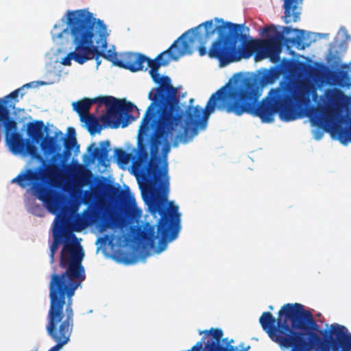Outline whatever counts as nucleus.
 Listing matches in <instances>:
<instances>
[{"instance_id": "nucleus-24", "label": "nucleus", "mask_w": 351, "mask_h": 351, "mask_svg": "<svg viewBox=\"0 0 351 351\" xmlns=\"http://www.w3.org/2000/svg\"><path fill=\"white\" fill-rule=\"evenodd\" d=\"M40 147L45 154H51L57 149L56 141L53 137L43 138L40 141Z\"/></svg>"}, {"instance_id": "nucleus-30", "label": "nucleus", "mask_w": 351, "mask_h": 351, "mask_svg": "<svg viewBox=\"0 0 351 351\" xmlns=\"http://www.w3.org/2000/svg\"><path fill=\"white\" fill-rule=\"evenodd\" d=\"M91 51L89 52L87 55H86V57L88 58L87 59V61L89 60H91L93 58H94L95 60H96V63H97V66H99V64H101V60H100V57L101 56H98L97 57V53L95 52V51L93 49L90 50Z\"/></svg>"}, {"instance_id": "nucleus-32", "label": "nucleus", "mask_w": 351, "mask_h": 351, "mask_svg": "<svg viewBox=\"0 0 351 351\" xmlns=\"http://www.w3.org/2000/svg\"><path fill=\"white\" fill-rule=\"evenodd\" d=\"M105 241L106 239L105 238H99V241Z\"/></svg>"}, {"instance_id": "nucleus-17", "label": "nucleus", "mask_w": 351, "mask_h": 351, "mask_svg": "<svg viewBox=\"0 0 351 351\" xmlns=\"http://www.w3.org/2000/svg\"><path fill=\"white\" fill-rule=\"evenodd\" d=\"M45 124L41 120L29 122L27 125V136L36 143H39L44 138Z\"/></svg>"}, {"instance_id": "nucleus-13", "label": "nucleus", "mask_w": 351, "mask_h": 351, "mask_svg": "<svg viewBox=\"0 0 351 351\" xmlns=\"http://www.w3.org/2000/svg\"><path fill=\"white\" fill-rule=\"evenodd\" d=\"M259 322L269 338L282 348H291V351H305L284 328L277 324L270 312H264Z\"/></svg>"}, {"instance_id": "nucleus-3", "label": "nucleus", "mask_w": 351, "mask_h": 351, "mask_svg": "<svg viewBox=\"0 0 351 351\" xmlns=\"http://www.w3.org/2000/svg\"><path fill=\"white\" fill-rule=\"evenodd\" d=\"M215 20L220 25L216 26L213 20H210L198 25L197 49L200 56L207 54L210 58L218 60L221 66L237 62L242 57L248 58L260 47L269 53L278 54L282 41L288 48L294 45L298 49L305 48L303 43L305 32L302 29L284 27L282 34L276 31L274 26H267L263 29V33L268 36L267 39L248 40L242 32L243 24L225 22L222 19L215 18Z\"/></svg>"}, {"instance_id": "nucleus-35", "label": "nucleus", "mask_w": 351, "mask_h": 351, "mask_svg": "<svg viewBox=\"0 0 351 351\" xmlns=\"http://www.w3.org/2000/svg\"><path fill=\"white\" fill-rule=\"evenodd\" d=\"M269 309L272 310V309H273V306H269Z\"/></svg>"}, {"instance_id": "nucleus-29", "label": "nucleus", "mask_w": 351, "mask_h": 351, "mask_svg": "<svg viewBox=\"0 0 351 351\" xmlns=\"http://www.w3.org/2000/svg\"><path fill=\"white\" fill-rule=\"evenodd\" d=\"M203 333L210 335V336L215 339L213 342H217V343H219V341L223 337V331L220 328H211L209 331H199V335Z\"/></svg>"}, {"instance_id": "nucleus-33", "label": "nucleus", "mask_w": 351, "mask_h": 351, "mask_svg": "<svg viewBox=\"0 0 351 351\" xmlns=\"http://www.w3.org/2000/svg\"><path fill=\"white\" fill-rule=\"evenodd\" d=\"M241 348H245L246 347L244 346V345L242 343L239 346Z\"/></svg>"}, {"instance_id": "nucleus-26", "label": "nucleus", "mask_w": 351, "mask_h": 351, "mask_svg": "<svg viewBox=\"0 0 351 351\" xmlns=\"http://www.w3.org/2000/svg\"><path fill=\"white\" fill-rule=\"evenodd\" d=\"M117 161L121 164L127 165L132 158V154L127 153L125 151L120 148L114 149Z\"/></svg>"}, {"instance_id": "nucleus-15", "label": "nucleus", "mask_w": 351, "mask_h": 351, "mask_svg": "<svg viewBox=\"0 0 351 351\" xmlns=\"http://www.w3.org/2000/svg\"><path fill=\"white\" fill-rule=\"evenodd\" d=\"M331 64L340 68L330 73V77L334 83L341 87H349L351 85V66L348 64L339 65L337 63Z\"/></svg>"}, {"instance_id": "nucleus-28", "label": "nucleus", "mask_w": 351, "mask_h": 351, "mask_svg": "<svg viewBox=\"0 0 351 351\" xmlns=\"http://www.w3.org/2000/svg\"><path fill=\"white\" fill-rule=\"evenodd\" d=\"M111 221L115 224H119L120 218L117 217L104 216L102 219L101 223L99 225L101 231L105 230L106 228L110 227Z\"/></svg>"}, {"instance_id": "nucleus-36", "label": "nucleus", "mask_w": 351, "mask_h": 351, "mask_svg": "<svg viewBox=\"0 0 351 351\" xmlns=\"http://www.w3.org/2000/svg\"><path fill=\"white\" fill-rule=\"evenodd\" d=\"M23 93H21V97H23Z\"/></svg>"}, {"instance_id": "nucleus-11", "label": "nucleus", "mask_w": 351, "mask_h": 351, "mask_svg": "<svg viewBox=\"0 0 351 351\" xmlns=\"http://www.w3.org/2000/svg\"><path fill=\"white\" fill-rule=\"evenodd\" d=\"M199 29V26H197L184 32L173 43L169 49L159 53L155 59L152 60L147 57L145 62H147V66L149 67V74L153 81L159 84L157 88L166 83L165 77L169 78V84L173 87L168 76H160L158 73V69L161 66H167L171 60H178L185 54H191L198 47L196 44H198Z\"/></svg>"}, {"instance_id": "nucleus-22", "label": "nucleus", "mask_w": 351, "mask_h": 351, "mask_svg": "<svg viewBox=\"0 0 351 351\" xmlns=\"http://www.w3.org/2000/svg\"><path fill=\"white\" fill-rule=\"evenodd\" d=\"M84 122L87 125L89 133L93 135L95 133L100 132L101 126L100 125L98 119L93 114H88L84 117Z\"/></svg>"}, {"instance_id": "nucleus-9", "label": "nucleus", "mask_w": 351, "mask_h": 351, "mask_svg": "<svg viewBox=\"0 0 351 351\" xmlns=\"http://www.w3.org/2000/svg\"><path fill=\"white\" fill-rule=\"evenodd\" d=\"M31 84H26L9 95L0 98V122L5 129V143L14 154L30 156L33 159H42L37 147L28 139H24L21 133L17 132L18 123L10 117L11 109H14L17 97L25 87H30Z\"/></svg>"}, {"instance_id": "nucleus-18", "label": "nucleus", "mask_w": 351, "mask_h": 351, "mask_svg": "<svg viewBox=\"0 0 351 351\" xmlns=\"http://www.w3.org/2000/svg\"><path fill=\"white\" fill-rule=\"evenodd\" d=\"M110 141L106 140L100 142V147H94L92 150V147L94 143L91 144L88 147V151L90 153L93 159H97L100 163H104L108 158L110 152Z\"/></svg>"}, {"instance_id": "nucleus-7", "label": "nucleus", "mask_w": 351, "mask_h": 351, "mask_svg": "<svg viewBox=\"0 0 351 351\" xmlns=\"http://www.w3.org/2000/svg\"><path fill=\"white\" fill-rule=\"evenodd\" d=\"M71 152L72 150L64 148L62 154H54L51 158V162L47 165L42 158L39 160L42 162L41 166L21 171L11 182L16 183L22 189L31 186L36 197L44 203L47 209L52 214L58 215L63 209L64 196L60 191L40 183V181L55 178L60 172L64 163L71 156Z\"/></svg>"}, {"instance_id": "nucleus-25", "label": "nucleus", "mask_w": 351, "mask_h": 351, "mask_svg": "<svg viewBox=\"0 0 351 351\" xmlns=\"http://www.w3.org/2000/svg\"><path fill=\"white\" fill-rule=\"evenodd\" d=\"M93 174L90 169L82 166H79L77 177L79 180L83 184H87L92 178Z\"/></svg>"}, {"instance_id": "nucleus-20", "label": "nucleus", "mask_w": 351, "mask_h": 351, "mask_svg": "<svg viewBox=\"0 0 351 351\" xmlns=\"http://www.w3.org/2000/svg\"><path fill=\"white\" fill-rule=\"evenodd\" d=\"M206 348L208 351H248L250 349V346H247L245 348H241L238 350L237 347L232 346H223L217 343V342L207 341L206 343Z\"/></svg>"}, {"instance_id": "nucleus-31", "label": "nucleus", "mask_w": 351, "mask_h": 351, "mask_svg": "<svg viewBox=\"0 0 351 351\" xmlns=\"http://www.w3.org/2000/svg\"><path fill=\"white\" fill-rule=\"evenodd\" d=\"M131 206L134 210V212L136 214V215H141V210L138 208L136 206V204L135 202H134V203L131 202Z\"/></svg>"}, {"instance_id": "nucleus-14", "label": "nucleus", "mask_w": 351, "mask_h": 351, "mask_svg": "<svg viewBox=\"0 0 351 351\" xmlns=\"http://www.w3.org/2000/svg\"><path fill=\"white\" fill-rule=\"evenodd\" d=\"M121 58L117 62V66L131 72L142 71L147 57L142 53L125 52L121 53Z\"/></svg>"}, {"instance_id": "nucleus-23", "label": "nucleus", "mask_w": 351, "mask_h": 351, "mask_svg": "<svg viewBox=\"0 0 351 351\" xmlns=\"http://www.w3.org/2000/svg\"><path fill=\"white\" fill-rule=\"evenodd\" d=\"M68 133V138H66L64 137H62V140H64V148L73 150V148L76 147L77 149H79V145H77V140L75 138V129L73 128H69Z\"/></svg>"}, {"instance_id": "nucleus-16", "label": "nucleus", "mask_w": 351, "mask_h": 351, "mask_svg": "<svg viewBox=\"0 0 351 351\" xmlns=\"http://www.w3.org/2000/svg\"><path fill=\"white\" fill-rule=\"evenodd\" d=\"M285 9V22H298L300 20V8L298 7V0H283Z\"/></svg>"}, {"instance_id": "nucleus-37", "label": "nucleus", "mask_w": 351, "mask_h": 351, "mask_svg": "<svg viewBox=\"0 0 351 351\" xmlns=\"http://www.w3.org/2000/svg\"><path fill=\"white\" fill-rule=\"evenodd\" d=\"M58 217H59V215H57V217H56V220L58 219Z\"/></svg>"}, {"instance_id": "nucleus-6", "label": "nucleus", "mask_w": 351, "mask_h": 351, "mask_svg": "<svg viewBox=\"0 0 351 351\" xmlns=\"http://www.w3.org/2000/svg\"><path fill=\"white\" fill-rule=\"evenodd\" d=\"M66 25L75 50L62 60L63 65L71 66L72 60L83 64L87 62L86 55L93 49L97 57L101 56L117 66L119 59L114 47L105 51L108 34L103 21L95 19L93 13L86 9L68 10Z\"/></svg>"}, {"instance_id": "nucleus-5", "label": "nucleus", "mask_w": 351, "mask_h": 351, "mask_svg": "<svg viewBox=\"0 0 351 351\" xmlns=\"http://www.w3.org/2000/svg\"><path fill=\"white\" fill-rule=\"evenodd\" d=\"M84 280V272L76 262L66 273L52 276L49 285L50 306L46 330L56 344L48 351H59L69 342L73 326L72 298Z\"/></svg>"}, {"instance_id": "nucleus-2", "label": "nucleus", "mask_w": 351, "mask_h": 351, "mask_svg": "<svg viewBox=\"0 0 351 351\" xmlns=\"http://www.w3.org/2000/svg\"><path fill=\"white\" fill-rule=\"evenodd\" d=\"M261 92L259 86L251 78L230 80L224 86L213 93L207 101L204 110L199 106H189L188 108V123L183 127L182 123L179 126L178 132H183L188 128L193 135L197 134V128L206 123L212 112L217 109L228 114L241 116L244 114L259 117L262 122L271 123L277 114L279 118L286 122L295 121L302 117V87L297 86L289 80H282L278 86L271 88L267 96L259 101ZM183 123V121L182 122ZM169 141L176 139L169 138L162 149V157L166 160L170 152Z\"/></svg>"}, {"instance_id": "nucleus-34", "label": "nucleus", "mask_w": 351, "mask_h": 351, "mask_svg": "<svg viewBox=\"0 0 351 351\" xmlns=\"http://www.w3.org/2000/svg\"><path fill=\"white\" fill-rule=\"evenodd\" d=\"M194 99H191L190 101H189V103L190 104H192L193 102Z\"/></svg>"}, {"instance_id": "nucleus-8", "label": "nucleus", "mask_w": 351, "mask_h": 351, "mask_svg": "<svg viewBox=\"0 0 351 351\" xmlns=\"http://www.w3.org/2000/svg\"><path fill=\"white\" fill-rule=\"evenodd\" d=\"M325 96L328 104L311 109L308 117L311 123L322 128L330 129L334 135L343 145L351 142V119L350 125L343 127L337 122L339 112L343 108L348 98L339 88L327 89Z\"/></svg>"}, {"instance_id": "nucleus-4", "label": "nucleus", "mask_w": 351, "mask_h": 351, "mask_svg": "<svg viewBox=\"0 0 351 351\" xmlns=\"http://www.w3.org/2000/svg\"><path fill=\"white\" fill-rule=\"evenodd\" d=\"M276 322L305 351L351 350V335L345 326L332 324L329 330L321 329L301 304L283 305Z\"/></svg>"}, {"instance_id": "nucleus-21", "label": "nucleus", "mask_w": 351, "mask_h": 351, "mask_svg": "<svg viewBox=\"0 0 351 351\" xmlns=\"http://www.w3.org/2000/svg\"><path fill=\"white\" fill-rule=\"evenodd\" d=\"M105 193L112 201H119L123 197V191L119 186H114L112 184H105Z\"/></svg>"}, {"instance_id": "nucleus-19", "label": "nucleus", "mask_w": 351, "mask_h": 351, "mask_svg": "<svg viewBox=\"0 0 351 351\" xmlns=\"http://www.w3.org/2000/svg\"><path fill=\"white\" fill-rule=\"evenodd\" d=\"M281 73V69L278 66H271L269 69H265L261 73V82L263 85L272 84L280 77Z\"/></svg>"}, {"instance_id": "nucleus-1", "label": "nucleus", "mask_w": 351, "mask_h": 351, "mask_svg": "<svg viewBox=\"0 0 351 351\" xmlns=\"http://www.w3.org/2000/svg\"><path fill=\"white\" fill-rule=\"evenodd\" d=\"M166 83L159 88H153L148 95L152 101L142 119L138 134L137 160L134 162L137 170L147 171V191L143 192V197L153 215L160 216L157 223V234L155 226L149 223L145 224L139 234L140 241L145 249H153L156 239L158 240V252L163 251L168 243L176 239L180 229L181 214L179 207L173 202L167 201L169 177L167 163L162 169L156 164L147 165L150 152L154 156L159 151V146L169 138H175V145L186 135L189 128L183 132H178L184 120V113L180 106L177 96L178 89L169 84V80L165 77Z\"/></svg>"}, {"instance_id": "nucleus-10", "label": "nucleus", "mask_w": 351, "mask_h": 351, "mask_svg": "<svg viewBox=\"0 0 351 351\" xmlns=\"http://www.w3.org/2000/svg\"><path fill=\"white\" fill-rule=\"evenodd\" d=\"M97 104L98 107L104 104L106 113L100 117V120L112 128H117L120 125L125 128L128 125V119L132 117L130 113L136 106L125 99H119L112 96L99 97L94 99L84 98L80 101L73 102V110L81 117H86L93 104Z\"/></svg>"}, {"instance_id": "nucleus-27", "label": "nucleus", "mask_w": 351, "mask_h": 351, "mask_svg": "<svg viewBox=\"0 0 351 351\" xmlns=\"http://www.w3.org/2000/svg\"><path fill=\"white\" fill-rule=\"evenodd\" d=\"M88 222L86 217L83 215H77L73 221V230L76 232H80L86 228Z\"/></svg>"}, {"instance_id": "nucleus-38", "label": "nucleus", "mask_w": 351, "mask_h": 351, "mask_svg": "<svg viewBox=\"0 0 351 351\" xmlns=\"http://www.w3.org/2000/svg\"><path fill=\"white\" fill-rule=\"evenodd\" d=\"M58 217H59V215H57V217H56V220L58 219Z\"/></svg>"}, {"instance_id": "nucleus-12", "label": "nucleus", "mask_w": 351, "mask_h": 351, "mask_svg": "<svg viewBox=\"0 0 351 351\" xmlns=\"http://www.w3.org/2000/svg\"><path fill=\"white\" fill-rule=\"evenodd\" d=\"M53 240L50 245V263L53 264L55 261V254L60 243L62 242L63 246L60 256V267L64 269L62 273L53 272L50 277L49 283L51 281L52 276L54 274L62 275L68 270L69 266L76 262L77 263L84 274L86 278L85 269L82 265V260L84 253L82 247L80 244V240L75 234L71 230L62 229V224H56L53 229Z\"/></svg>"}]
</instances>
